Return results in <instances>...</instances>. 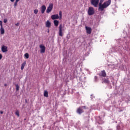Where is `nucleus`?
Segmentation results:
<instances>
[{
	"mask_svg": "<svg viewBox=\"0 0 130 130\" xmlns=\"http://www.w3.org/2000/svg\"><path fill=\"white\" fill-rule=\"evenodd\" d=\"M26 66V61H24L21 64V70H24V68Z\"/></svg>",
	"mask_w": 130,
	"mask_h": 130,
	"instance_id": "dca6fc26",
	"label": "nucleus"
},
{
	"mask_svg": "<svg viewBox=\"0 0 130 130\" xmlns=\"http://www.w3.org/2000/svg\"><path fill=\"white\" fill-rule=\"evenodd\" d=\"M12 3H14L15 2V0H10Z\"/></svg>",
	"mask_w": 130,
	"mask_h": 130,
	"instance_id": "473e14b6",
	"label": "nucleus"
},
{
	"mask_svg": "<svg viewBox=\"0 0 130 130\" xmlns=\"http://www.w3.org/2000/svg\"><path fill=\"white\" fill-rule=\"evenodd\" d=\"M34 14H35V15H37V14H38V9H35L34 11Z\"/></svg>",
	"mask_w": 130,
	"mask_h": 130,
	"instance_id": "412c9836",
	"label": "nucleus"
},
{
	"mask_svg": "<svg viewBox=\"0 0 130 130\" xmlns=\"http://www.w3.org/2000/svg\"><path fill=\"white\" fill-rule=\"evenodd\" d=\"M99 1L100 0H91V4L92 6H94V7H97L99 4Z\"/></svg>",
	"mask_w": 130,
	"mask_h": 130,
	"instance_id": "20e7f679",
	"label": "nucleus"
},
{
	"mask_svg": "<svg viewBox=\"0 0 130 130\" xmlns=\"http://www.w3.org/2000/svg\"><path fill=\"white\" fill-rule=\"evenodd\" d=\"M4 86H5V87H7V84H4Z\"/></svg>",
	"mask_w": 130,
	"mask_h": 130,
	"instance_id": "f704fd0d",
	"label": "nucleus"
},
{
	"mask_svg": "<svg viewBox=\"0 0 130 130\" xmlns=\"http://www.w3.org/2000/svg\"><path fill=\"white\" fill-rule=\"evenodd\" d=\"M80 107H82V109H83H83H86V106H81Z\"/></svg>",
	"mask_w": 130,
	"mask_h": 130,
	"instance_id": "cd10ccee",
	"label": "nucleus"
},
{
	"mask_svg": "<svg viewBox=\"0 0 130 130\" xmlns=\"http://www.w3.org/2000/svg\"><path fill=\"white\" fill-rule=\"evenodd\" d=\"M1 114H3L4 113V112L3 111H0Z\"/></svg>",
	"mask_w": 130,
	"mask_h": 130,
	"instance_id": "2f4dec72",
	"label": "nucleus"
},
{
	"mask_svg": "<svg viewBox=\"0 0 130 130\" xmlns=\"http://www.w3.org/2000/svg\"><path fill=\"white\" fill-rule=\"evenodd\" d=\"M24 56H25V57H26V58H29V54L27 53H26L24 54Z\"/></svg>",
	"mask_w": 130,
	"mask_h": 130,
	"instance_id": "4be33fe9",
	"label": "nucleus"
},
{
	"mask_svg": "<svg viewBox=\"0 0 130 130\" xmlns=\"http://www.w3.org/2000/svg\"><path fill=\"white\" fill-rule=\"evenodd\" d=\"M119 129H120V126L118 125V126H117V130H119Z\"/></svg>",
	"mask_w": 130,
	"mask_h": 130,
	"instance_id": "a878e982",
	"label": "nucleus"
},
{
	"mask_svg": "<svg viewBox=\"0 0 130 130\" xmlns=\"http://www.w3.org/2000/svg\"><path fill=\"white\" fill-rule=\"evenodd\" d=\"M105 83L106 84H109V79H108V78L104 79V80L102 82V83Z\"/></svg>",
	"mask_w": 130,
	"mask_h": 130,
	"instance_id": "4468645a",
	"label": "nucleus"
},
{
	"mask_svg": "<svg viewBox=\"0 0 130 130\" xmlns=\"http://www.w3.org/2000/svg\"><path fill=\"white\" fill-rule=\"evenodd\" d=\"M15 86L16 87V91H19L20 90V86L18 84H16Z\"/></svg>",
	"mask_w": 130,
	"mask_h": 130,
	"instance_id": "aec40b11",
	"label": "nucleus"
},
{
	"mask_svg": "<svg viewBox=\"0 0 130 130\" xmlns=\"http://www.w3.org/2000/svg\"><path fill=\"white\" fill-rule=\"evenodd\" d=\"M46 10V7L45 5H43L41 7V11L42 14H44Z\"/></svg>",
	"mask_w": 130,
	"mask_h": 130,
	"instance_id": "9d476101",
	"label": "nucleus"
},
{
	"mask_svg": "<svg viewBox=\"0 0 130 130\" xmlns=\"http://www.w3.org/2000/svg\"><path fill=\"white\" fill-rule=\"evenodd\" d=\"M100 76L104 77H106V72H105V70L101 71V72L100 73Z\"/></svg>",
	"mask_w": 130,
	"mask_h": 130,
	"instance_id": "ddd939ff",
	"label": "nucleus"
},
{
	"mask_svg": "<svg viewBox=\"0 0 130 130\" xmlns=\"http://www.w3.org/2000/svg\"><path fill=\"white\" fill-rule=\"evenodd\" d=\"M95 14V10L92 7L88 8V14L89 16H92Z\"/></svg>",
	"mask_w": 130,
	"mask_h": 130,
	"instance_id": "f03ea898",
	"label": "nucleus"
},
{
	"mask_svg": "<svg viewBox=\"0 0 130 130\" xmlns=\"http://www.w3.org/2000/svg\"><path fill=\"white\" fill-rule=\"evenodd\" d=\"M111 4V0H108L106 2H105L103 4L101 3V1L99 5V10L100 11H101V12H102L103 11H104V9H106L107 7H108L109 6H110Z\"/></svg>",
	"mask_w": 130,
	"mask_h": 130,
	"instance_id": "f257e3e1",
	"label": "nucleus"
},
{
	"mask_svg": "<svg viewBox=\"0 0 130 130\" xmlns=\"http://www.w3.org/2000/svg\"><path fill=\"white\" fill-rule=\"evenodd\" d=\"M59 23V22L57 20H54V26H55L56 27H57V26H58Z\"/></svg>",
	"mask_w": 130,
	"mask_h": 130,
	"instance_id": "2eb2a0df",
	"label": "nucleus"
},
{
	"mask_svg": "<svg viewBox=\"0 0 130 130\" xmlns=\"http://www.w3.org/2000/svg\"><path fill=\"white\" fill-rule=\"evenodd\" d=\"M4 23H7V22H8V19H4Z\"/></svg>",
	"mask_w": 130,
	"mask_h": 130,
	"instance_id": "bb28decb",
	"label": "nucleus"
},
{
	"mask_svg": "<svg viewBox=\"0 0 130 130\" xmlns=\"http://www.w3.org/2000/svg\"><path fill=\"white\" fill-rule=\"evenodd\" d=\"M94 79H95V81H97V79H98V77L96 76H95L94 77Z\"/></svg>",
	"mask_w": 130,
	"mask_h": 130,
	"instance_id": "c756f323",
	"label": "nucleus"
},
{
	"mask_svg": "<svg viewBox=\"0 0 130 130\" xmlns=\"http://www.w3.org/2000/svg\"><path fill=\"white\" fill-rule=\"evenodd\" d=\"M63 26L62 24H60L59 26V31L58 34L59 36H60L61 37H62L63 36V34L62 33V31H63Z\"/></svg>",
	"mask_w": 130,
	"mask_h": 130,
	"instance_id": "7ed1b4c3",
	"label": "nucleus"
},
{
	"mask_svg": "<svg viewBox=\"0 0 130 130\" xmlns=\"http://www.w3.org/2000/svg\"><path fill=\"white\" fill-rule=\"evenodd\" d=\"M85 29L86 30V32L87 34H91L92 33V28L88 26H85Z\"/></svg>",
	"mask_w": 130,
	"mask_h": 130,
	"instance_id": "6e6552de",
	"label": "nucleus"
},
{
	"mask_svg": "<svg viewBox=\"0 0 130 130\" xmlns=\"http://www.w3.org/2000/svg\"><path fill=\"white\" fill-rule=\"evenodd\" d=\"M59 19L61 20V18L62 17L61 11H59Z\"/></svg>",
	"mask_w": 130,
	"mask_h": 130,
	"instance_id": "6ab92c4d",
	"label": "nucleus"
},
{
	"mask_svg": "<svg viewBox=\"0 0 130 130\" xmlns=\"http://www.w3.org/2000/svg\"><path fill=\"white\" fill-rule=\"evenodd\" d=\"M2 58H3V55H2V54H0V60L1 59H2Z\"/></svg>",
	"mask_w": 130,
	"mask_h": 130,
	"instance_id": "c85d7f7f",
	"label": "nucleus"
},
{
	"mask_svg": "<svg viewBox=\"0 0 130 130\" xmlns=\"http://www.w3.org/2000/svg\"><path fill=\"white\" fill-rule=\"evenodd\" d=\"M51 18L52 20H56V19H58L59 16L58 15V14H55L52 15Z\"/></svg>",
	"mask_w": 130,
	"mask_h": 130,
	"instance_id": "9b49d317",
	"label": "nucleus"
},
{
	"mask_svg": "<svg viewBox=\"0 0 130 130\" xmlns=\"http://www.w3.org/2000/svg\"><path fill=\"white\" fill-rule=\"evenodd\" d=\"M0 31H1V34H5V29H4L3 27H1Z\"/></svg>",
	"mask_w": 130,
	"mask_h": 130,
	"instance_id": "a211bd4d",
	"label": "nucleus"
},
{
	"mask_svg": "<svg viewBox=\"0 0 130 130\" xmlns=\"http://www.w3.org/2000/svg\"><path fill=\"white\" fill-rule=\"evenodd\" d=\"M15 25L16 26H19V25H20V23H17Z\"/></svg>",
	"mask_w": 130,
	"mask_h": 130,
	"instance_id": "7c9ffc66",
	"label": "nucleus"
},
{
	"mask_svg": "<svg viewBox=\"0 0 130 130\" xmlns=\"http://www.w3.org/2000/svg\"><path fill=\"white\" fill-rule=\"evenodd\" d=\"M40 48L41 49L40 52L41 53H44L45 52V46L43 45H40Z\"/></svg>",
	"mask_w": 130,
	"mask_h": 130,
	"instance_id": "423d86ee",
	"label": "nucleus"
},
{
	"mask_svg": "<svg viewBox=\"0 0 130 130\" xmlns=\"http://www.w3.org/2000/svg\"><path fill=\"white\" fill-rule=\"evenodd\" d=\"M76 112L78 113V114H82V113H83L84 111L82 109V107H79L78 108H77Z\"/></svg>",
	"mask_w": 130,
	"mask_h": 130,
	"instance_id": "0eeeda50",
	"label": "nucleus"
},
{
	"mask_svg": "<svg viewBox=\"0 0 130 130\" xmlns=\"http://www.w3.org/2000/svg\"><path fill=\"white\" fill-rule=\"evenodd\" d=\"M44 97H48V91L47 90H45L44 92Z\"/></svg>",
	"mask_w": 130,
	"mask_h": 130,
	"instance_id": "f3484780",
	"label": "nucleus"
},
{
	"mask_svg": "<svg viewBox=\"0 0 130 130\" xmlns=\"http://www.w3.org/2000/svg\"><path fill=\"white\" fill-rule=\"evenodd\" d=\"M24 120H26V119H24Z\"/></svg>",
	"mask_w": 130,
	"mask_h": 130,
	"instance_id": "e433bc0d",
	"label": "nucleus"
},
{
	"mask_svg": "<svg viewBox=\"0 0 130 130\" xmlns=\"http://www.w3.org/2000/svg\"><path fill=\"white\" fill-rule=\"evenodd\" d=\"M0 26H1V27H3V21H0Z\"/></svg>",
	"mask_w": 130,
	"mask_h": 130,
	"instance_id": "393cba45",
	"label": "nucleus"
},
{
	"mask_svg": "<svg viewBox=\"0 0 130 130\" xmlns=\"http://www.w3.org/2000/svg\"><path fill=\"white\" fill-rule=\"evenodd\" d=\"M52 9H53V4H50L49 6L47 9L46 13L49 14V13H50L52 11Z\"/></svg>",
	"mask_w": 130,
	"mask_h": 130,
	"instance_id": "39448f33",
	"label": "nucleus"
},
{
	"mask_svg": "<svg viewBox=\"0 0 130 130\" xmlns=\"http://www.w3.org/2000/svg\"><path fill=\"white\" fill-rule=\"evenodd\" d=\"M18 6V2H16L14 3V7H17Z\"/></svg>",
	"mask_w": 130,
	"mask_h": 130,
	"instance_id": "b1692460",
	"label": "nucleus"
},
{
	"mask_svg": "<svg viewBox=\"0 0 130 130\" xmlns=\"http://www.w3.org/2000/svg\"><path fill=\"white\" fill-rule=\"evenodd\" d=\"M15 114L16 115H17V116H20V112L18 111H17L16 112H15Z\"/></svg>",
	"mask_w": 130,
	"mask_h": 130,
	"instance_id": "5701e85b",
	"label": "nucleus"
},
{
	"mask_svg": "<svg viewBox=\"0 0 130 130\" xmlns=\"http://www.w3.org/2000/svg\"><path fill=\"white\" fill-rule=\"evenodd\" d=\"M48 33H49V29H48Z\"/></svg>",
	"mask_w": 130,
	"mask_h": 130,
	"instance_id": "c9c22d12",
	"label": "nucleus"
},
{
	"mask_svg": "<svg viewBox=\"0 0 130 130\" xmlns=\"http://www.w3.org/2000/svg\"><path fill=\"white\" fill-rule=\"evenodd\" d=\"M2 52H7L8 51V47L5 45L2 46Z\"/></svg>",
	"mask_w": 130,
	"mask_h": 130,
	"instance_id": "1a4fd4ad",
	"label": "nucleus"
},
{
	"mask_svg": "<svg viewBox=\"0 0 130 130\" xmlns=\"http://www.w3.org/2000/svg\"><path fill=\"white\" fill-rule=\"evenodd\" d=\"M19 1H20V0H16L15 2H16V3H18V2H19Z\"/></svg>",
	"mask_w": 130,
	"mask_h": 130,
	"instance_id": "72a5a7b5",
	"label": "nucleus"
},
{
	"mask_svg": "<svg viewBox=\"0 0 130 130\" xmlns=\"http://www.w3.org/2000/svg\"><path fill=\"white\" fill-rule=\"evenodd\" d=\"M46 27L47 28H50L51 27V23L49 20H47L46 22Z\"/></svg>",
	"mask_w": 130,
	"mask_h": 130,
	"instance_id": "f8f14e48",
	"label": "nucleus"
}]
</instances>
